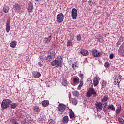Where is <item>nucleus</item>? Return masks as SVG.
I'll return each instance as SVG.
<instances>
[{
  "label": "nucleus",
  "mask_w": 124,
  "mask_h": 124,
  "mask_svg": "<svg viewBox=\"0 0 124 124\" xmlns=\"http://www.w3.org/2000/svg\"><path fill=\"white\" fill-rule=\"evenodd\" d=\"M6 25H10V19L7 20Z\"/></svg>",
  "instance_id": "obj_44"
},
{
  "label": "nucleus",
  "mask_w": 124,
  "mask_h": 124,
  "mask_svg": "<svg viewBox=\"0 0 124 124\" xmlns=\"http://www.w3.org/2000/svg\"><path fill=\"white\" fill-rule=\"evenodd\" d=\"M69 116L70 119H73V118H75V114H74V112L72 111V110L70 109Z\"/></svg>",
  "instance_id": "obj_21"
},
{
  "label": "nucleus",
  "mask_w": 124,
  "mask_h": 124,
  "mask_svg": "<svg viewBox=\"0 0 124 124\" xmlns=\"http://www.w3.org/2000/svg\"><path fill=\"white\" fill-rule=\"evenodd\" d=\"M120 82H121V78H115L114 84V85H119V84H120Z\"/></svg>",
  "instance_id": "obj_23"
},
{
  "label": "nucleus",
  "mask_w": 124,
  "mask_h": 124,
  "mask_svg": "<svg viewBox=\"0 0 124 124\" xmlns=\"http://www.w3.org/2000/svg\"><path fill=\"white\" fill-rule=\"evenodd\" d=\"M63 63V60L62 57L61 55H58L54 60L51 62V65L55 67H62Z\"/></svg>",
  "instance_id": "obj_1"
},
{
  "label": "nucleus",
  "mask_w": 124,
  "mask_h": 124,
  "mask_svg": "<svg viewBox=\"0 0 124 124\" xmlns=\"http://www.w3.org/2000/svg\"><path fill=\"white\" fill-rule=\"evenodd\" d=\"M121 42L118 40L117 43H116V46H119V45H120Z\"/></svg>",
  "instance_id": "obj_48"
},
{
  "label": "nucleus",
  "mask_w": 124,
  "mask_h": 124,
  "mask_svg": "<svg viewBox=\"0 0 124 124\" xmlns=\"http://www.w3.org/2000/svg\"><path fill=\"white\" fill-rule=\"evenodd\" d=\"M92 55L95 58H98V57H100L101 53L100 51H97L96 49H93L91 51Z\"/></svg>",
  "instance_id": "obj_5"
},
{
  "label": "nucleus",
  "mask_w": 124,
  "mask_h": 124,
  "mask_svg": "<svg viewBox=\"0 0 124 124\" xmlns=\"http://www.w3.org/2000/svg\"><path fill=\"white\" fill-rule=\"evenodd\" d=\"M124 37H121L119 38V39L118 41H119L120 42H123L124 41Z\"/></svg>",
  "instance_id": "obj_40"
},
{
  "label": "nucleus",
  "mask_w": 124,
  "mask_h": 124,
  "mask_svg": "<svg viewBox=\"0 0 124 124\" xmlns=\"http://www.w3.org/2000/svg\"><path fill=\"white\" fill-rule=\"evenodd\" d=\"M64 20V15L62 13L58 14L56 16V22L58 24H61Z\"/></svg>",
  "instance_id": "obj_4"
},
{
  "label": "nucleus",
  "mask_w": 124,
  "mask_h": 124,
  "mask_svg": "<svg viewBox=\"0 0 124 124\" xmlns=\"http://www.w3.org/2000/svg\"><path fill=\"white\" fill-rule=\"evenodd\" d=\"M98 118H101V117L100 116V115H98Z\"/></svg>",
  "instance_id": "obj_49"
},
{
  "label": "nucleus",
  "mask_w": 124,
  "mask_h": 124,
  "mask_svg": "<svg viewBox=\"0 0 124 124\" xmlns=\"http://www.w3.org/2000/svg\"><path fill=\"white\" fill-rule=\"evenodd\" d=\"M3 11L5 13H8V12L9 11V7L7 5H5L3 9Z\"/></svg>",
  "instance_id": "obj_17"
},
{
  "label": "nucleus",
  "mask_w": 124,
  "mask_h": 124,
  "mask_svg": "<svg viewBox=\"0 0 124 124\" xmlns=\"http://www.w3.org/2000/svg\"><path fill=\"white\" fill-rule=\"evenodd\" d=\"M79 77H80V78H83V77H84V75L83 74H79Z\"/></svg>",
  "instance_id": "obj_47"
},
{
  "label": "nucleus",
  "mask_w": 124,
  "mask_h": 124,
  "mask_svg": "<svg viewBox=\"0 0 124 124\" xmlns=\"http://www.w3.org/2000/svg\"><path fill=\"white\" fill-rule=\"evenodd\" d=\"M10 105H11V108H13V109L17 107V104L16 103H11Z\"/></svg>",
  "instance_id": "obj_27"
},
{
  "label": "nucleus",
  "mask_w": 124,
  "mask_h": 124,
  "mask_svg": "<svg viewBox=\"0 0 124 124\" xmlns=\"http://www.w3.org/2000/svg\"><path fill=\"white\" fill-rule=\"evenodd\" d=\"M108 101L109 97H108L107 95H105L102 100V103H104L105 104H106Z\"/></svg>",
  "instance_id": "obj_9"
},
{
  "label": "nucleus",
  "mask_w": 124,
  "mask_h": 124,
  "mask_svg": "<svg viewBox=\"0 0 124 124\" xmlns=\"http://www.w3.org/2000/svg\"><path fill=\"white\" fill-rule=\"evenodd\" d=\"M96 108L97 109L102 110L103 106H102V103H98L96 104Z\"/></svg>",
  "instance_id": "obj_20"
},
{
  "label": "nucleus",
  "mask_w": 124,
  "mask_h": 124,
  "mask_svg": "<svg viewBox=\"0 0 124 124\" xmlns=\"http://www.w3.org/2000/svg\"><path fill=\"white\" fill-rule=\"evenodd\" d=\"M62 83L63 86H66V85H67V80H66V78H63Z\"/></svg>",
  "instance_id": "obj_30"
},
{
  "label": "nucleus",
  "mask_w": 124,
  "mask_h": 124,
  "mask_svg": "<svg viewBox=\"0 0 124 124\" xmlns=\"http://www.w3.org/2000/svg\"><path fill=\"white\" fill-rule=\"evenodd\" d=\"M68 121H69V119L68 118V116H65L62 119V122L64 124H67Z\"/></svg>",
  "instance_id": "obj_16"
},
{
  "label": "nucleus",
  "mask_w": 124,
  "mask_h": 124,
  "mask_svg": "<svg viewBox=\"0 0 124 124\" xmlns=\"http://www.w3.org/2000/svg\"><path fill=\"white\" fill-rule=\"evenodd\" d=\"M49 56L52 58H54V57H55V52L54 51L50 52Z\"/></svg>",
  "instance_id": "obj_37"
},
{
  "label": "nucleus",
  "mask_w": 124,
  "mask_h": 124,
  "mask_svg": "<svg viewBox=\"0 0 124 124\" xmlns=\"http://www.w3.org/2000/svg\"><path fill=\"white\" fill-rule=\"evenodd\" d=\"M81 39H82V37L81 36V35H78L77 36V40L78 41H80Z\"/></svg>",
  "instance_id": "obj_36"
},
{
  "label": "nucleus",
  "mask_w": 124,
  "mask_h": 124,
  "mask_svg": "<svg viewBox=\"0 0 124 124\" xmlns=\"http://www.w3.org/2000/svg\"><path fill=\"white\" fill-rule=\"evenodd\" d=\"M80 53L81 55H82V56H88V55H89L88 50L86 49H81L80 51Z\"/></svg>",
  "instance_id": "obj_14"
},
{
  "label": "nucleus",
  "mask_w": 124,
  "mask_h": 124,
  "mask_svg": "<svg viewBox=\"0 0 124 124\" xmlns=\"http://www.w3.org/2000/svg\"><path fill=\"white\" fill-rule=\"evenodd\" d=\"M10 28H11V26L10 24H6V31L8 33L10 31Z\"/></svg>",
  "instance_id": "obj_25"
},
{
  "label": "nucleus",
  "mask_w": 124,
  "mask_h": 124,
  "mask_svg": "<svg viewBox=\"0 0 124 124\" xmlns=\"http://www.w3.org/2000/svg\"><path fill=\"white\" fill-rule=\"evenodd\" d=\"M104 66L106 68H109V67H110V63H109V62H107L105 63Z\"/></svg>",
  "instance_id": "obj_34"
},
{
  "label": "nucleus",
  "mask_w": 124,
  "mask_h": 124,
  "mask_svg": "<svg viewBox=\"0 0 124 124\" xmlns=\"http://www.w3.org/2000/svg\"><path fill=\"white\" fill-rule=\"evenodd\" d=\"M42 104L44 107H46V106H48V105H49V101L44 100L42 101Z\"/></svg>",
  "instance_id": "obj_18"
},
{
  "label": "nucleus",
  "mask_w": 124,
  "mask_h": 124,
  "mask_svg": "<svg viewBox=\"0 0 124 124\" xmlns=\"http://www.w3.org/2000/svg\"><path fill=\"white\" fill-rule=\"evenodd\" d=\"M71 16L72 19H76L77 18V16L78 15V12L75 8H73L71 12Z\"/></svg>",
  "instance_id": "obj_6"
},
{
  "label": "nucleus",
  "mask_w": 124,
  "mask_h": 124,
  "mask_svg": "<svg viewBox=\"0 0 124 124\" xmlns=\"http://www.w3.org/2000/svg\"><path fill=\"white\" fill-rule=\"evenodd\" d=\"M42 62L41 61H40L39 62H38V65L39 66H40V67H41L42 66Z\"/></svg>",
  "instance_id": "obj_42"
},
{
  "label": "nucleus",
  "mask_w": 124,
  "mask_h": 124,
  "mask_svg": "<svg viewBox=\"0 0 124 124\" xmlns=\"http://www.w3.org/2000/svg\"><path fill=\"white\" fill-rule=\"evenodd\" d=\"M84 83L83 82L82 80H80L79 85L78 86V90H81L82 87H83Z\"/></svg>",
  "instance_id": "obj_28"
},
{
  "label": "nucleus",
  "mask_w": 124,
  "mask_h": 124,
  "mask_svg": "<svg viewBox=\"0 0 124 124\" xmlns=\"http://www.w3.org/2000/svg\"><path fill=\"white\" fill-rule=\"evenodd\" d=\"M119 121L120 123H121V124H123V123H124V120L122 118H120L119 119Z\"/></svg>",
  "instance_id": "obj_46"
},
{
  "label": "nucleus",
  "mask_w": 124,
  "mask_h": 124,
  "mask_svg": "<svg viewBox=\"0 0 124 124\" xmlns=\"http://www.w3.org/2000/svg\"><path fill=\"white\" fill-rule=\"evenodd\" d=\"M51 37V36H49L48 38H46L45 43H50V42H51V40H52Z\"/></svg>",
  "instance_id": "obj_26"
},
{
  "label": "nucleus",
  "mask_w": 124,
  "mask_h": 124,
  "mask_svg": "<svg viewBox=\"0 0 124 124\" xmlns=\"http://www.w3.org/2000/svg\"><path fill=\"white\" fill-rule=\"evenodd\" d=\"M36 1H38L39 0H35Z\"/></svg>",
  "instance_id": "obj_50"
},
{
  "label": "nucleus",
  "mask_w": 124,
  "mask_h": 124,
  "mask_svg": "<svg viewBox=\"0 0 124 124\" xmlns=\"http://www.w3.org/2000/svg\"><path fill=\"white\" fill-rule=\"evenodd\" d=\"M72 94L74 96H75V97H78V96H79V92L77 91L73 92Z\"/></svg>",
  "instance_id": "obj_24"
},
{
  "label": "nucleus",
  "mask_w": 124,
  "mask_h": 124,
  "mask_svg": "<svg viewBox=\"0 0 124 124\" xmlns=\"http://www.w3.org/2000/svg\"><path fill=\"white\" fill-rule=\"evenodd\" d=\"M52 59L51 56L48 55L46 58V62H50V61H52Z\"/></svg>",
  "instance_id": "obj_31"
},
{
  "label": "nucleus",
  "mask_w": 124,
  "mask_h": 124,
  "mask_svg": "<svg viewBox=\"0 0 124 124\" xmlns=\"http://www.w3.org/2000/svg\"><path fill=\"white\" fill-rule=\"evenodd\" d=\"M14 8L17 12H20V10H21V5L19 4L15 5Z\"/></svg>",
  "instance_id": "obj_12"
},
{
  "label": "nucleus",
  "mask_w": 124,
  "mask_h": 124,
  "mask_svg": "<svg viewBox=\"0 0 124 124\" xmlns=\"http://www.w3.org/2000/svg\"><path fill=\"white\" fill-rule=\"evenodd\" d=\"M13 123L14 124H19V123H18V122H17V121H16V120H14V121H13Z\"/></svg>",
  "instance_id": "obj_43"
},
{
  "label": "nucleus",
  "mask_w": 124,
  "mask_h": 124,
  "mask_svg": "<svg viewBox=\"0 0 124 124\" xmlns=\"http://www.w3.org/2000/svg\"><path fill=\"white\" fill-rule=\"evenodd\" d=\"M32 74L34 78H39V77L41 76V74H40V73L37 71L33 72Z\"/></svg>",
  "instance_id": "obj_8"
},
{
  "label": "nucleus",
  "mask_w": 124,
  "mask_h": 124,
  "mask_svg": "<svg viewBox=\"0 0 124 124\" xmlns=\"http://www.w3.org/2000/svg\"><path fill=\"white\" fill-rule=\"evenodd\" d=\"M92 95L93 97H95L97 95L96 91L94 90L93 88H90L87 92L86 96L87 97H91Z\"/></svg>",
  "instance_id": "obj_3"
},
{
  "label": "nucleus",
  "mask_w": 124,
  "mask_h": 124,
  "mask_svg": "<svg viewBox=\"0 0 124 124\" xmlns=\"http://www.w3.org/2000/svg\"><path fill=\"white\" fill-rule=\"evenodd\" d=\"M67 46H72V42L71 40H69L67 42Z\"/></svg>",
  "instance_id": "obj_33"
},
{
  "label": "nucleus",
  "mask_w": 124,
  "mask_h": 124,
  "mask_svg": "<svg viewBox=\"0 0 124 124\" xmlns=\"http://www.w3.org/2000/svg\"><path fill=\"white\" fill-rule=\"evenodd\" d=\"M118 53V55H120V56L122 55L123 54V53H122V49H119Z\"/></svg>",
  "instance_id": "obj_41"
},
{
  "label": "nucleus",
  "mask_w": 124,
  "mask_h": 124,
  "mask_svg": "<svg viewBox=\"0 0 124 124\" xmlns=\"http://www.w3.org/2000/svg\"><path fill=\"white\" fill-rule=\"evenodd\" d=\"M66 106L63 104H60L58 106V110L60 112H63L65 110Z\"/></svg>",
  "instance_id": "obj_7"
},
{
  "label": "nucleus",
  "mask_w": 124,
  "mask_h": 124,
  "mask_svg": "<svg viewBox=\"0 0 124 124\" xmlns=\"http://www.w3.org/2000/svg\"><path fill=\"white\" fill-rule=\"evenodd\" d=\"M99 83V78H94L93 79V84L94 87H96L98 83Z\"/></svg>",
  "instance_id": "obj_10"
},
{
  "label": "nucleus",
  "mask_w": 124,
  "mask_h": 124,
  "mask_svg": "<svg viewBox=\"0 0 124 124\" xmlns=\"http://www.w3.org/2000/svg\"><path fill=\"white\" fill-rule=\"evenodd\" d=\"M12 103V101L8 99H4L1 104L2 109H7L9 107V105Z\"/></svg>",
  "instance_id": "obj_2"
},
{
  "label": "nucleus",
  "mask_w": 124,
  "mask_h": 124,
  "mask_svg": "<svg viewBox=\"0 0 124 124\" xmlns=\"http://www.w3.org/2000/svg\"><path fill=\"white\" fill-rule=\"evenodd\" d=\"M108 110H111L112 111H115V107L113 105H109L108 106Z\"/></svg>",
  "instance_id": "obj_22"
},
{
  "label": "nucleus",
  "mask_w": 124,
  "mask_h": 124,
  "mask_svg": "<svg viewBox=\"0 0 124 124\" xmlns=\"http://www.w3.org/2000/svg\"><path fill=\"white\" fill-rule=\"evenodd\" d=\"M109 58H110V59H113L114 58V54H110L109 56Z\"/></svg>",
  "instance_id": "obj_45"
},
{
  "label": "nucleus",
  "mask_w": 124,
  "mask_h": 124,
  "mask_svg": "<svg viewBox=\"0 0 124 124\" xmlns=\"http://www.w3.org/2000/svg\"><path fill=\"white\" fill-rule=\"evenodd\" d=\"M16 45H17V41H13L10 43V46L11 48H14L16 47Z\"/></svg>",
  "instance_id": "obj_11"
},
{
  "label": "nucleus",
  "mask_w": 124,
  "mask_h": 124,
  "mask_svg": "<svg viewBox=\"0 0 124 124\" xmlns=\"http://www.w3.org/2000/svg\"><path fill=\"white\" fill-rule=\"evenodd\" d=\"M72 102L74 105H76V104H77V103H78V100H77L76 99H73Z\"/></svg>",
  "instance_id": "obj_35"
},
{
  "label": "nucleus",
  "mask_w": 124,
  "mask_h": 124,
  "mask_svg": "<svg viewBox=\"0 0 124 124\" xmlns=\"http://www.w3.org/2000/svg\"><path fill=\"white\" fill-rule=\"evenodd\" d=\"M33 111L35 114H38L40 112V109L38 106H35L33 108Z\"/></svg>",
  "instance_id": "obj_15"
},
{
  "label": "nucleus",
  "mask_w": 124,
  "mask_h": 124,
  "mask_svg": "<svg viewBox=\"0 0 124 124\" xmlns=\"http://www.w3.org/2000/svg\"><path fill=\"white\" fill-rule=\"evenodd\" d=\"M79 65L78 64V62H76L72 64V67L73 69H76L77 67H78Z\"/></svg>",
  "instance_id": "obj_19"
},
{
  "label": "nucleus",
  "mask_w": 124,
  "mask_h": 124,
  "mask_svg": "<svg viewBox=\"0 0 124 124\" xmlns=\"http://www.w3.org/2000/svg\"><path fill=\"white\" fill-rule=\"evenodd\" d=\"M33 9V5L31 3L29 4V7L28 8V12H32Z\"/></svg>",
  "instance_id": "obj_13"
},
{
  "label": "nucleus",
  "mask_w": 124,
  "mask_h": 124,
  "mask_svg": "<svg viewBox=\"0 0 124 124\" xmlns=\"http://www.w3.org/2000/svg\"><path fill=\"white\" fill-rule=\"evenodd\" d=\"M106 86V81H103L102 83V88H105Z\"/></svg>",
  "instance_id": "obj_38"
},
{
  "label": "nucleus",
  "mask_w": 124,
  "mask_h": 124,
  "mask_svg": "<svg viewBox=\"0 0 124 124\" xmlns=\"http://www.w3.org/2000/svg\"><path fill=\"white\" fill-rule=\"evenodd\" d=\"M120 112H121V108H118L116 109V113L119 114Z\"/></svg>",
  "instance_id": "obj_39"
},
{
  "label": "nucleus",
  "mask_w": 124,
  "mask_h": 124,
  "mask_svg": "<svg viewBox=\"0 0 124 124\" xmlns=\"http://www.w3.org/2000/svg\"><path fill=\"white\" fill-rule=\"evenodd\" d=\"M48 123L49 124H54L56 123V120L50 119L48 120Z\"/></svg>",
  "instance_id": "obj_29"
},
{
  "label": "nucleus",
  "mask_w": 124,
  "mask_h": 124,
  "mask_svg": "<svg viewBox=\"0 0 124 124\" xmlns=\"http://www.w3.org/2000/svg\"><path fill=\"white\" fill-rule=\"evenodd\" d=\"M73 81L74 84H77V83L79 82V78H74L73 79Z\"/></svg>",
  "instance_id": "obj_32"
}]
</instances>
